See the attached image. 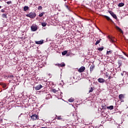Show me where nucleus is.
Returning a JSON list of instances; mask_svg holds the SVG:
<instances>
[{
	"mask_svg": "<svg viewBox=\"0 0 128 128\" xmlns=\"http://www.w3.org/2000/svg\"><path fill=\"white\" fill-rule=\"evenodd\" d=\"M86 70V67L82 66L78 70V72H84Z\"/></svg>",
	"mask_w": 128,
	"mask_h": 128,
	"instance_id": "6",
	"label": "nucleus"
},
{
	"mask_svg": "<svg viewBox=\"0 0 128 128\" xmlns=\"http://www.w3.org/2000/svg\"><path fill=\"white\" fill-rule=\"evenodd\" d=\"M1 12H4V9H2V10H1Z\"/></svg>",
	"mask_w": 128,
	"mask_h": 128,
	"instance_id": "37",
	"label": "nucleus"
},
{
	"mask_svg": "<svg viewBox=\"0 0 128 128\" xmlns=\"http://www.w3.org/2000/svg\"><path fill=\"white\" fill-rule=\"evenodd\" d=\"M98 50H100V52L104 50V47L98 48Z\"/></svg>",
	"mask_w": 128,
	"mask_h": 128,
	"instance_id": "24",
	"label": "nucleus"
},
{
	"mask_svg": "<svg viewBox=\"0 0 128 128\" xmlns=\"http://www.w3.org/2000/svg\"><path fill=\"white\" fill-rule=\"evenodd\" d=\"M30 118L32 120H40V117L38 116L36 114H32L30 116Z\"/></svg>",
	"mask_w": 128,
	"mask_h": 128,
	"instance_id": "3",
	"label": "nucleus"
},
{
	"mask_svg": "<svg viewBox=\"0 0 128 128\" xmlns=\"http://www.w3.org/2000/svg\"><path fill=\"white\" fill-rule=\"evenodd\" d=\"M56 120H62V118L60 117V116H58V117L56 118Z\"/></svg>",
	"mask_w": 128,
	"mask_h": 128,
	"instance_id": "31",
	"label": "nucleus"
},
{
	"mask_svg": "<svg viewBox=\"0 0 128 128\" xmlns=\"http://www.w3.org/2000/svg\"><path fill=\"white\" fill-rule=\"evenodd\" d=\"M52 92H54V94H56V92H58V90H56V89H52Z\"/></svg>",
	"mask_w": 128,
	"mask_h": 128,
	"instance_id": "30",
	"label": "nucleus"
},
{
	"mask_svg": "<svg viewBox=\"0 0 128 128\" xmlns=\"http://www.w3.org/2000/svg\"><path fill=\"white\" fill-rule=\"evenodd\" d=\"M64 0V2H66V0Z\"/></svg>",
	"mask_w": 128,
	"mask_h": 128,
	"instance_id": "41",
	"label": "nucleus"
},
{
	"mask_svg": "<svg viewBox=\"0 0 128 128\" xmlns=\"http://www.w3.org/2000/svg\"><path fill=\"white\" fill-rule=\"evenodd\" d=\"M123 54H124V56H128V55L126 54V53L123 52Z\"/></svg>",
	"mask_w": 128,
	"mask_h": 128,
	"instance_id": "38",
	"label": "nucleus"
},
{
	"mask_svg": "<svg viewBox=\"0 0 128 128\" xmlns=\"http://www.w3.org/2000/svg\"><path fill=\"white\" fill-rule=\"evenodd\" d=\"M104 18H106V20H110V22H114L112 20L110 19V18L108 16H104Z\"/></svg>",
	"mask_w": 128,
	"mask_h": 128,
	"instance_id": "13",
	"label": "nucleus"
},
{
	"mask_svg": "<svg viewBox=\"0 0 128 128\" xmlns=\"http://www.w3.org/2000/svg\"><path fill=\"white\" fill-rule=\"evenodd\" d=\"M107 109L108 110H114V106H107Z\"/></svg>",
	"mask_w": 128,
	"mask_h": 128,
	"instance_id": "20",
	"label": "nucleus"
},
{
	"mask_svg": "<svg viewBox=\"0 0 128 128\" xmlns=\"http://www.w3.org/2000/svg\"><path fill=\"white\" fill-rule=\"evenodd\" d=\"M102 108L104 109V110H106V108H107V106H106V105H102Z\"/></svg>",
	"mask_w": 128,
	"mask_h": 128,
	"instance_id": "25",
	"label": "nucleus"
},
{
	"mask_svg": "<svg viewBox=\"0 0 128 128\" xmlns=\"http://www.w3.org/2000/svg\"><path fill=\"white\" fill-rule=\"evenodd\" d=\"M44 12H42L41 14H39L40 18H42V16H44Z\"/></svg>",
	"mask_w": 128,
	"mask_h": 128,
	"instance_id": "27",
	"label": "nucleus"
},
{
	"mask_svg": "<svg viewBox=\"0 0 128 128\" xmlns=\"http://www.w3.org/2000/svg\"><path fill=\"white\" fill-rule=\"evenodd\" d=\"M68 54V50H64L62 52V56H66V54Z\"/></svg>",
	"mask_w": 128,
	"mask_h": 128,
	"instance_id": "21",
	"label": "nucleus"
},
{
	"mask_svg": "<svg viewBox=\"0 0 128 128\" xmlns=\"http://www.w3.org/2000/svg\"><path fill=\"white\" fill-rule=\"evenodd\" d=\"M68 102H74V98H71L70 99H68Z\"/></svg>",
	"mask_w": 128,
	"mask_h": 128,
	"instance_id": "14",
	"label": "nucleus"
},
{
	"mask_svg": "<svg viewBox=\"0 0 128 128\" xmlns=\"http://www.w3.org/2000/svg\"><path fill=\"white\" fill-rule=\"evenodd\" d=\"M36 44H44V40H40V41H36Z\"/></svg>",
	"mask_w": 128,
	"mask_h": 128,
	"instance_id": "9",
	"label": "nucleus"
},
{
	"mask_svg": "<svg viewBox=\"0 0 128 128\" xmlns=\"http://www.w3.org/2000/svg\"><path fill=\"white\" fill-rule=\"evenodd\" d=\"M56 66H58L59 67L60 66V67L62 68L64 66H66V64L62 62L60 64H56Z\"/></svg>",
	"mask_w": 128,
	"mask_h": 128,
	"instance_id": "11",
	"label": "nucleus"
},
{
	"mask_svg": "<svg viewBox=\"0 0 128 128\" xmlns=\"http://www.w3.org/2000/svg\"><path fill=\"white\" fill-rule=\"evenodd\" d=\"M95 67H96V66H94V65H92L90 66V72H92L94 70Z\"/></svg>",
	"mask_w": 128,
	"mask_h": 128,
	"instance_id": "12",
	"label": "nucleus"
},
{
	"mask_svg": "<svg viewBox=\"0 0 128 128\" xmlns=\"http://www.w3.org/2000/svg\"><path fill=\"white\" fill-rule=\"evenodd\" d=\"M0 85L2 86L4 88H6V84L4 83H0Z\"/></svg>",
	"mask_w": 128,
	"mask_h": 128,
	"instance_id": "17",
	"label": "nucleus"
},
{
	"mask_svg": "<svg viewBox=\"0 0 128 128\" xmlns=\"http://www.w3.org/2000/svg\"><path fill=\"white\" fill-rule=\"evenodd\" d=\"M115 28L116 30H119L120 32H121L122 34H124V32L122 31V30L121 28H120V27H118V26H116Z\"/></svg>",
	"mask_w": 128,
	"mask_h": 128,
	"instance_id": "10",
	"label": "nucleus"
},
{
	"mask_svg": "<svg viewBox=\"0 0 128 128\" xmlns=\"http://www.w3.org/2000/svg\"><path fill=\"white\" fill-rule=\"evenodd\" d=\"M65 6H66V8H67V10H70V7H68V5H65Z\"/></svg>",
	"mask_w": 128,
	"mask_h": 128,
	"instance_id": "32",
	"label": "nucleus"
},
{
	"mask_svg": "<svg viewBox=\"0 0 128 128\" xmlns=\"http://www.w3.org/2000/svg\"><path fill=\"white\" fill-rule=\"evenodd\" d=\"M38 10H42V6H39L38 7Z\"/></svg>",
	"mask_w": 128,
	"mask_h": 128,
	"instance_id": "34",
	"label": "nucleus"
},
{
	"mask_svg": "<svg viewBox=\"0 0 128 128\" xmlns=\"http://www.w3.org/2000/svg\"><path fill=\"white\" fill-rule=\"evenodd\" d=\"M106 78H108V74H106Z\"/></svg>",
	"mask_w": 128,
	"mask_h": 128,
	"instance_id": "39",
	"label": "nucleus"
},
{
	"mask_svg": "<svg viewBox=\"0 0 128 128\" xmlns=\"http://www.w3.org/2000/svg\"><path fill=\"white\" fill-rule=\"evenodd\" d=\"M32 32H36L38 30V26L36 24H32L31 26Z\"/></svg>",
	"mask_w": 128,
	"mask_h": 128,
	"instance_id": "4",
	"label": "nucleus"
},
{
	"mask_svg": "<svg viewBox=\"0 0 128 128\" xmlns=\"http://www.w3.org/2000/svg\"><path fill=\"white\" fill-rule=\"evenodd\" d=\"M0 8H2V6H0Z\"/></svg>",
	"mask_w": 128,
	"mask_h": 128,
	"instance_id": "40",
	"label": "nucleus"
},
{
	"mask_svg": "<svg viewBox=\"0 0 128 128\" xmlns=\"http://www.w3.org/2000/svg\"><path fill=\"white\" fill-rule=\"evenodd\" d=\"M127 116L128 117V114L127 115Z\"/></svg>",
	"mask_w": 128,
	"mask_h": 128,
	"instance_id": "42",
	"label": "nucleus"
},
{
	"mask_svg": "<svg viewBox=\"0 0 128 128\" xmlns=\"http://www.w3.org/2000/svg\"><path fill=\"white\" fill-rule=\"evenodd\" d=\"M26 16L30 18H34L36 16V14L34 12H30L28 14H26Z\"/></svg>",
	"mask_w": 128,
	"mask_h": 128,
	"instance_id": "1",
	"label": "nucleus"
},
{
	"mask_svg": "<svg viewBox=\"0 0 128 128\" xmlns=\"http://www.w3.org/2000/svg\"><path fill=\"white\" fill-rule=\"evenodd\" d=\"M119 100L122 102H124V98H126V94H120L118 96Z\"/></svg>",
	"mask_w": 128,
	"mask_h": 128,
	"instance_id": "2",
	"label": "nucleus"
},
{
	"mask_svg": "<svg viewBox=\"0 0 128 128\" xmlns=\"http://www.w3.org/2000/svg\"><path fill=\"white\" fill-rule=\"evenodd\" d=\"M98 80V82H100V84H104V82H106V80L102 78H99Z\"/></svg>",
	"mask_w": 128,
	"mask_h": 128,
	"instance_id": "8",
	"label": "nucleus"
},
{
	"mask_svg": "<svg viewBox=\"0 0 128 128\" xmlns=\"http://www.w3.org/2000/svg\"><path fill=\"white\" fill-rule=\"evenodd\" d=\"M41 24H42V26L44 27V26H46V24H46V22H42L41 23Z\"/></svg>",
	"mask_w": 128,
	"mask_h": 128,
	"instance_id": "19",
	"label": "nucleus"
},
{
	"mask_svg": "<svg viewBox=\"0 0 128 128\" xmlns=\"http://www.w3.org/2000/svg\"><path fill=\"white\" fill-rule=\"evenodd\" d=\"M118 64L119 66H122V60H119L118 61Z\"/></svg>",
	"mask_w": 128,
	"mask_h": 128,
	"instance_id": "26",
	"label": "nucleus"
},
{
	"mask_svg": "<svg viewBox=\"0 0 128 128\" xmlns=\"http://www.w3.org/2000/svg\"><path fill=\"white\" fill-rule=\"evenodd\" d=\"M36 90H40V88H42V84H38L34 87Z\"/></svg>",
	"mask_w": 128,
	"mask_h": 128,
	"instance_id": "7",
	"label": "nucleus"
},
{
	"mask_svg": "<svg viewBox=\"0 0 128 128\" xmlns=\"http://www.w3.org/2000/svg\"><path fill=\"white\" fill-rule=\"evenodd\" d=\"M124 6V3H120L118 4V6H120V8H122V6Z\"/></svg>",
	"mask_w": 128,
	"mask_h": 128,
	"instance_id": "22",
	"label": "nucleus"
},
{
	"mask_svg": "<svg viewBox=\"0 0 128 128\" xmlns=\"http://www.w3.org/2000/svg\"><path fill=\"white\" fill-rule=\"evenodd\" d=\"M8 78H11L12 79V78H14V76H8Z\"/></svg>",
	"mask_w": 128,
	"mask_h": 128,
	"instance_id": "33",
	"label": "nucleus"
},
{
	"mask_svg": "<svg viewBox=\"0 0 128 128\" xmlns=\"http://www.w3.org/2000/svg\"><path fill=\"white\" fill-rule=\"evenodd\" d=\"M6 4H12V1L7 2Z\"/></svg>",
	"mask_w": 128,
	"mask_h": 128,
	"instance_id": "35",
	"label": "nucleus"
},
{
	"mask_svg": "<svg viewBox=\"0 0 128 128\" xmlns=\"http://www.w3.org/2000/svg\"><path fill=\"white\" fill-rule=\"evenodd\" d=\"M112 77L111 76H110L108 78V80H112Z\"/></svg>",
	"mask_w": 128,
	"mask_h": 128,
	"instance_id": "36",
	"label": "nucleus"
},
{
	"mask_svg": "<svg viewBox=\"0 0 128 128\" xmlns=\"http://www.w3.org/2000/svg\"><path fill=\"white\" fill-rule=\"evenodd\" d=\"M30 8L28 6H24L23 8L24 12H26Z\"/></svg>",
	"mask_w": 128,
	"mask_h": 128,
	"instance_id": "16",
	"label": "nucleus"
},
{
	"mask_svg": "<svg viewBox=\"0 0 128 128\" xmlns=\"http://www.w3.org/2000/svg\"><path fill=\"white\" fill-rule=\"evenodd\" d=\"M102 40V39L100 38L99 40H98L95 43V46H98V44H100V41Z\"/></svg>",
	"mask_w": 128,
	"mask_h": 128,
	"instance_id": "18",
	"label": "nucleus"
},
{
	"mask_svg": "<svg viewBox=\"0 0 128 128\" xmlns=\"http://www.w3.org/2000/svg\"><path fill=\"white\" fill-rule=\"evenodd\" d=\"M112 51L110 50V51H107L106 54H112Z\"/></svg>",
	"mask_w": 128,
	"mask_h": 128,
	"instance_id": "29",
	"label": "nucleus"
},
{
	"mask_svg": "<svg viewBox=\"0 0 128 128\" xmlns=\"http://www.w3.org/2000/svg\"><path fill=\"white\" fill-rule=\"evenodd\" d=\"M8 14H2V18H8Z\"/></svg>",
	"mask_w": 128,
	"mask_h": 128,
	"instance_id": "15",
	"label": "nucleus"
},
{
	"mask_svg": "<svg viewBox=\"0 0 128 128\" xmlns=\"http://www.w3.org/2000/svg\"><path fill=\"white\" fill-rule=\"evenodd\" d=\"M110 38V42H116L114 38Z\"/></svg>",
	"mask_w": 128,
	"mask_h": 128,
	"instance_id": "28",
	"label": "nucleus"
},
{
	"mask_svg": "<svg viewBox=\"0 0 128 128\" xmlns=\"http://www.w3.org/2000/svg\"><path fill=\"white\" fill-rule=\"evenodd\" d=\"M108 12L110 14H111L112 16L114 18H115V20H117L118 16H116V15L114 14V12H112V11L109 10Z\"/></svg>",
	"mask_w": 128,
	"mask_h": 128,
	"instance_id": "5",
	"label": "nucleus"
},
{
	"mask_svg": "<svg viewBox=\"0 0 128 128\" xmlns=\"http://www.w3.org/2000/svg\"><path fill=\"white\" fill-rule=\"evenodd\" d=\"M94 88L91 87L88 92H94Z\"/></svg>",
	"mask_w": 128,
	"mask_h": 128,
	"instance_id": "23",
	"label": "nucleus"
}]
</instances>
